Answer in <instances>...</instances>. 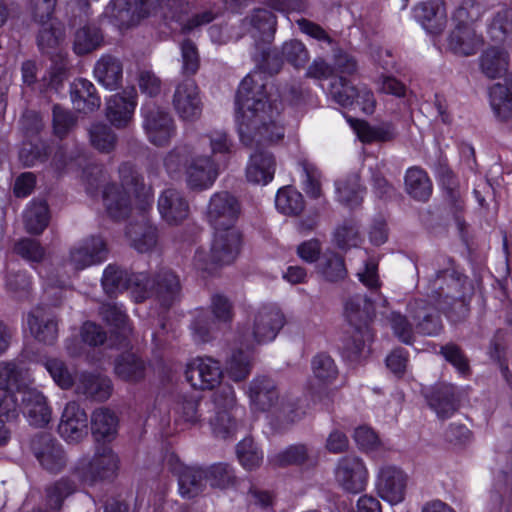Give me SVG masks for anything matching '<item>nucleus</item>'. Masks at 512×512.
<instances>
[{"label": "nucleus", "instance_id": "f257e3e1", "mask_svg": "<svg viewBox=\"0 0 512 512\" xmlns=\"http://www.w3.org/2000/svg\"><path fill=\"white\" fill-rule=\"evenodd\" d=\"M266 76L249 73L240 83L236 97V123L245 146L275 143L283 139L285 129L279 121L280 105L268 98Z\"/></svg>", "mask_w": 512, "mask_h": 512}, {"label": "nucleus", "instance_id": "f03ea898", "mask_svg": "<svg viewBox=\"0 0 512 512\" xmlns=\"http://www.w3.org/2000/svg\"><path fill=\"white\" fill-rule=\"evenodd\" d=\"M111 17L121 26H130L150 14H159L163 19L179 23L183 32H191L211 23L218 16L213 9L195 13L185 20L189 11L186 0H112Z\"/></svg>", "mask_w": 512, "mask_h": 512}, {"label": "nucleus", "instance_id": "7ed1b4c3", "mask_svg": "<svg viewBox=\"0 0 512 512\" xmlns=\"http://www.w3.org/2000/svg\"><path fill=\"white\" fill-rule=\"evenodd\" d=\"M121 186L108 184L103 190V203L108 215L115 219H125L131 212L130 193L139 201V208L145 212L152 206L153 192L143 182V177L131 163H123L119 167Z\"/></svg>", "mask_w": 512, "mask_h": 512}, {"label": "nucleus", "instance_id": "20e7f679", "mask_svg": "<svg viewBox=\"0 0 512 512\" xmlns=\"http://www.w3.org/2000/svg\"><path fill=\"white\" fill-rule=\"evenodd\" d=\"M365 295L350 297L345 303V316L351 325L350 335L344 340L343 354L352 361L357 360L365 347L373 340L369 322L375 315L374 302Z\"/></svg>", "mask_w": 512, "mask_h": 512}, {"label": "nucleus", "instance_id": "39448f33", "mask_svg": "<svg viewBox=\"0 0 512 512\" xmlns=\"http://www.w3.org/2000/svg\"><path fill=\"white\" fill-rule=\"evenodd\" d=\"M241 247V233L237 228L215 229L210 250H197L194 265L208 274L215 273L237 258Z\"/></svg>", "mask_w": 512, "mask_h": 512}, {"label": "nucleus", "instance_id": "423d86ee", "mask_svg": "<svg viewBox=\"0 0 512 512\" xmlns=\"http://www.w3.org/2000/svg\"><path fill=\"white\" fill-rule=\"evenodd\" d=\"M204 405L212 414L203 417V420H208L214 436L221 439L232 437L239 425L236 420L238 407L234 388L231 385L221 386L212 395L211 401Z\"/></svg>", "mask_w": 512, "mask_h": 512}, {"label": "nucleus", "instance_id": "0eeeda50", "mask_svg": "<svg viewBox=\"0 0 512 512\" xmlns=\"http://www.w3.org/2000/svg\"><path fill=\"white\" fill-rule=\"evenodd\" d=\"M119 459L114 451L106 445L96 448L92 457H81L76 466L75 472L79 478L90 484L112 478L118 470Z\"/></svg>", "mask_w": 512, "mask_h": 512}, {"label": "nucleus", "instance_id": "6e6552de", "mask_svg": "<svg viewBox=\"0 0 512 512\" xmlns=\"http://www.w3.org/2000/svg\"><path fill=\"white\" fill-rule=\"evenodd\" d=\"M145 281V272L130 273L114 264H109L105 268L101 279L102 287L107 295L113 296L129 290L136 302L145 300L147 295Z\"/></svg>", "mask_w": 512, "mask_h": 512}, {"label": "nucleus", "instance_id": "1a4fd4ad", "mask_svg": "<svg viewBox=\"0 0 512 512\" xmlns=\"http://www.w3.org/2000/svg\"><path fill=\"white\" fill-rule=\"evenodd\" d=\"M143 129L148 140L155 146H165L175 136L176 126L171 115L153 101L141 108Z\"/></svg>", "mask_w": 512, "mask_h": 512}, {"label": "nucleus", "instance_id": "9d476101", "mask_svg": "<svg viewBox=\"0 0 512 512\" xmlns=\"http://www.w3.org/2000/svg\"><path fill=\"white\" fill-rule=\"evenodd\" d=\"M296 23L301 32L332 47V66L336 76L352 75L357 71L356 59L339 47L320 25L305 18L297 20Z\"/></svg>", "mask_w": 512, "mask_h": 512}, {"label": "nucleus", "instance_id": "9b49d317", "mask_svg": "<svg viewBox=\"0 0 512 512\" xmlns=\"http://www.w3.org/2000/svg\"><path fill=\"white\" fill-rule=\"evenodd\" d=\"M211 309L214 318L211 319L204 310L198 311L192 324V334L197 342H208L211 339V332L215 328L216 322L227 323L233 318L232 304L223 295L216 294L211 299Z\"/></svg>", "mask_w": 512, "mask_h": 512}, {"label": "nucleus", "instance_id": "f8f14e48", "mask_svg": "<svg viewBox=\"0 0 512 512\" xmlns=\"http://www.w3.org/2000/svg\"><path fill=\"white\" fill-rule=\"evenodd\" d=\"M285 319L281 311L271 305L260 307L254 314L252 331L244 332L241 339L248 338L250 344H261L275 339L284 326Z\"/></svg>", "mask_w": 512, "mask_h": 512}, {"label": "nucleus", "instance_id": "ddd939ff", "mask_svg": "<svg viewBox=\"0 0 512 512\" xmlns=\"http://www.w3.org/2000/svg\"><path fill=\"white\" fill-rule=\"evenodd\" d=\"M144 286L145 299L154 298L164 309H169L180 298V279L170 269H161L152 278L146 273Z\"/></svg>", "mask_w": 512, "mask_h": 512}, {"label": "nucleus", "instance_id": "4468645a", "mask_svg": "<svg viewBox=\"0 0 512 512\" xmlns=\"http://www.w3.org/2000/svg\"><path fill=\"white\" fill-rule=\"evenodd\" d=\"M241 206L238 199L227 191L214 193L207 206L206 217L214 229L236 228Z\"/></svg>", "mask_w": 512, "mask_h": 512}, {"label": "nucleus", "instance_id": "2eb2a0df", "mask_svg": "<svg viewBox=\"0 0 512 512\" xmlns=\"http://www.w3.org/2000/svg\"><path fill=\"white\" fill-rule=\"evenodd\" d=\"M168 470L178 479L179 492L184 498L198 496L206 486L205 470L202 467L186 466L176 454L166 457Z\"/></svg>", "mask_w": 512, "mask_h": 512}, {"label": "nucleus", "instance_id": "dca6fc26", "mask_svg": "<svg viewBox=\"0 0 512 512\" xmlns=\"http://www.w3.org/2000/svg\"><path fill=\"white\" fill-rule=\"evenodd\" d=\"M334 475L337 484L346 492L356 494L366 488L368 471L362 459L355 455L341 457L337 461Z\"/></svg>", "mask_w": 512, "mask_h": 512}, {"label": "nucleus", "instance_id": "f3484780", "mask_svg": "<svg viewBox=\"0 0 512 512\" xmlns=\"http://www.w3.org/2000/svg\"><path fill=\"white\" fill-rule=\"evenodd\" d=\"M185 376L194 389L212 390L220 384L223 371L217 360L211 357H196L187 364Z\"/></svg>", "mask_w": 512, "mask_h": 512}, {"label": "nucleus", "instance_id": "a211bd4d", "mask_svg": "<svg viewBox=\"0 0 512 512\" xmlns=\"http://www.w3.org/2000/svg\"><path fill=\"white\" fill-rule=\"evenodd\" d=\"M185 174L190 189L205 190L215 182L218 169L210 156L202 154L200 147H194Z\"/></svg>", "mask_w": 512, "mask_h": 512}, {"label": "nucleus", "instance_id": "6ab92c4d", "mask_svg": "<svg viewBox=\"0 0 512 512\" xmlns=\"http://www.w3.org/2000/svg\"><path fill=\"white\" fill-rule=\"evenodd\" d=\"M31 449L40 465L48 472L58 473L66 466L63 447L48 433L36 435L32 439Z\"/></svg>", "mask_w": 512, "mask_h": 512}, {"label": "nucleus", "instance_id": "aec40b11", "mask_svg": "<svg viewBox=\"0 0 512 512\" xmlns=\"http://www.w3.org/2000/svg\"><path fill=\"white\" fill-rule=\"evenodd\" d=\"M172 105L177 115L184 121H196L202 114V101L199 89L193 79L179 83L172 97Z\"/></svg>", "mask_w": 512, "mask_h": 512}, {"label": "nucleus", "instance_id": "412c9836", "mask_svg": "<svg viewBox=\"0 0 512 512\" xmlns=\"http://www.w3.org/2000/svg\"><path fill=\"white\" fill-rule=\"evenodd\" d=\"M108 250L100 236H90L75 244L69 252L68 264L74 270H83L106 260Z\"/></svg>", "mask_w": 512, "mask_h": 512}, {"label": "nucleus", "instance_id": "4be33fe9", "mask_svg": "<svg viewBox=\"0 0 512 512\" xmlns=\"http://www.w3.org/2000/svg\"><path fill=\"white\" fill-rule=\"evenodd\" d=\"M407 476L396 467H383L378 474L376 490L378 495L391 505L401 503L405 498Z\"/></svg>", "mask_w": 512, "mask_h": 512}, {"label": "nucleus", "instance_id": "5701e85b", "mask_svg": "<svg viewBox=\"0 0 512 512\" xmlns=\"http://www.w3.org/2000/svg\"><path fill=\"white\" fill-rule=\"evenodd\" d=\"M60 435L68 442H79L88 434V417L76 402L66 404L58 425Z\"/></svg>", "mask_w": 512, "mask_h": 512}, {"label": "nucleus", "instance_id": "b1692460", "mask_svg": "<svg viewBox=\"0 0 512 512\" xmlns=\"http://www.w3.org/2000/svg\"><path fill=\"white\" fill-rule=\"evenodd\" d=\"M408 307L418 334L436 336L442 331L443 325L438 308L431 306L424 299H416L410 302Z\"/></svg>", "mask_w": 512, "mask_h": 512}, {"label": "nucleus", "instance_id": "393cba45", "mask_svg": "<svg viewBox=\"0 0 512 512\" xmlns=\"http://www.w3.org/2000/svg\"><path fill=\"white\" fill-rule=\"evenodd\" d=\"M158 211L167 224L179 225L188 218L190 208L181 191L167 188L158 198Z\"/></svg>", "mask_w": 512, "mask_h": 512}, {"label": "nucleus", "instance_id": "a878e982", "mask_svg": "<svg viewBox=\"0 0 512 512\" xmlns=\"http://www.w3.org/2000/svg\"><path fill=\"white\" fill-rule=\"evenodd\" d=\"M243 34H249L256 43H268L274 38L276 17L267 9L256 8L242 20Z\"/></svg>", "mask_w": 512, "mask_h": 512}, {"label": "nucleus", "instance_id": "bb28decb", "mask_svg": "<svg viewBox=\"0 0 512 512\" xmlns=\"http://www.w3.org/2000/svg\"><path fill=\"white\" fill-rule=\"evenodd\" d=\"M31 335L45 344H53L58 337V324L55 315L47 308L38 306L27 316Z\"/></svg>", "mask_w": 512, "mask_h": 512}, {"label": "nucleus", "instance_id": "cd10ccee", "mask_svg": "<svg viewBox=\"0 0 512 512\" xmlns=\"http://www.w3.org/2000/svg\"><path fill=\"white\" fill-rule=\"evenodd\" d=\"M136 104L134 88L112 95L106 103L107 119L116 128L126 127L132 120Z\"/></svg>", "mask_w": 512, "mask_h": 512}, {"label": "nucleus", "instance_id": "c85d7f7f", "mask_svg": "<svg viewBox=\"0 0 512 512\" xmlns=\"http://www.w3.org/2000/svg\"><path fill=\"white\" fill-rule=\"evenodd\" d=\"M453 282L460 284V290L470 291L467 286V277L456 271L452 266L435 272L434 276L429 279L428 289L429 296L435 303L440 301L447 302L453 296Z\"/></svg>", "mask_w": 512, "mask_h": 512}, {"label": "nucleus", "instance_id": "c756f323", "mask_svg": "<svg viewBox=\"0 0 512 512\" xmlns=\"http://www.w3.org/2000/svg\"><path fill=\"white\" fill-rule=\"evenodd\" d=\"M271 143L250 146L255 148V152L251 154L249 164L246 168V177L249 182L256 184H267L270 182L275 173V160L271 153L263 150L264 147Z\"/></svg>", "mask_w": 512, "mask_h": 512}, {"label": "nucleus", "instance_id": "7c9ffc66", "mask_svg": "<svg viewBox=\"0 0 512 512\" xmlns=\"http://www.w3.org/2000/svg\"><path fill=\"white\" fill-rule=\"evenodd\" d=\"M254 410L268 411L278 401L279 393L274 381L266 376L255 377L246 391Z\"/></svg>", "mask_w": 512, "mask_h": 512}, {"label": "nucleus", "instance_id": "2f4dec72", "mask_svg": "<svg viewBox=\"0 0 512 512\" xmlns=\"http://www.w3.org/2000/svg\"><path fill=\"white\" fill-rule=\"evenodd\" d=\"M426 398L430 408L442 419L451 417L459 406L457 388L452 384H436Z\"/></svg>", "mask_w": 512, "mask_h": 512}, {"label": "nucleus", "instance_id": "473e14b6", "mask_svg": "<svg viewBox=\"0 0 512 512\" xmlns=\"http://www.w3.org/2000/svg\"><path fill=\"white\" fill-rule=\"evenodd\" d=\"M483 42V36L474 26L455 24L448 37L449 49L460 56L474 55L482 47Z\"/></svg>", "mask_w": 512, "mask_h": 512}, {"label": "nucleus", "instance_id": "72a5a7b5", "mask_svg": "<svg viewBox=\"0 0 512 512\" xmlns=\"http://www.w3.org/2000/svg\"><path fill=\"white\" fill-rule=\"evenodd\" d=\"M414 18L431 33H436L445 25L446 8L443 0H425L413 9Z\"/></svg>", "mask_w": 512, "mask_h": 512}, {"label": "nucleus", "instance_id": "f704fd0d", "mask_svg": "<svg viewBox=\"0 0 512 512\" xmlns=\"http://www.w3.org/2000/svg\"><path fill=\"white\" fill-rule=\"evenodd\" d=\"M22 409L31 425L43 427L51 419V410L44 395L36 389L27 388L22 393Z\"/></svg>", "mask_w": 512, "mask_h": 512}, {"label": "nucleus", "instance_id": "c9c22d12", "mask_svg": "<svg viewBox=\"0 0 512 512\" xmlns=\"http://www.w3.org/2000/svg\"><path fill=\"white\" fill-rule=\"evenodd\" d=\"M130 245L140 253L152 251L158 242V230L150 220L142 217L140 221L130 223L126 229Z\"/></svg>", "mask_w": 512, "mask_h": 512}, {"label": "nucleus", "instance_id": "e433bc0d", "mask_svg": "<svg viewBox=\"0 0 512 512\" xmlns=\"http://www.w3.org/2000/svg\"><path fill=\"white\" fill-rule=\"evenodd\" d=\"M489 100L495 117L501 122L512 119V74L504 83H496L489 89Z\"/></svg>", "mask_w": 512, "mask_h": 512}, {"label": "nucleus", "instance_id": "4c0bfd02", "mask_svg": "<svg viewBox=\"0 0 512 512\" xmlns=\"http://www.w3.org/2000/svg\"><path fill=\"white\" fill-rule=\"evenodd\" d=\"M75 392L86 399L105 401L112 392L111 380L100 375L82 373L76 382Z\"/></svg>", "mask_w": 512, "mask_h": 512}, {"label": "nucleus", "instance_id": "58836bf2", "mask_svg": "<svg viewBox=\"0 0 512 512\" xmlns=\"http://www.w3.org/2000/svg\"><path fill=\"white\" fill-rule=\"evenodd\" d=\"M96 80L110 90L117 89L122 81L123 66L121 61L110 54L102 55L94 66Z\"/></svg>", "mask_w": 512, "mask_h": 512}, {"label": "nucleus", "instance_id": "ea45409f", "mask_svg": "<svg viewBox=\"0 0 512 512\" xmlns=\"http://www.w3.org/2000/svg\"><path fill=\"white\" fill-rule=\"evenodd\" d=\"M71 100L78 111L89 113L97 110L101 105L96 88L87 79H76L70 90Z\"/></svg>", "mask_w": 512, "mask_h": 512}, {"label": "nucleus", "instance_id": "a19ab883", "mask_svg": "<svg viewBox=\"0 0 512 512\" xmlns=\"http://www.w3.org/2000/svg\"><path fill=\"white\" fill-rule=\"evenodd\" d=\"M481 72L489 79L507 77L509 57L497 47L486 49L479 58Z\"/></svg>", "mask_w": 512, "mask_h": 512}, {"label": "nucleus", "instance_id": "79ce46f5", "mask_svg": "<svg viewBox=\"0 0 512 512\" xmlns=\"http://www.w3.org/2000/svg\"><path fill=\"white\" fill-rule=\"evenodd\" d=\"M241 348L233 352L227 362V372L229 377L235 381L245 380L251 372L252 368V354L251 349L253 345L250 344L248 338L240 339Z\"/></svg>", "mask_w": 512, "mask_h": 512}, {"label": "nucleus", "instance_id": "37998d69", "mask_svg": "<svg viewBox=\"0 0 512 512\" xmlns=\"http://www.w3.org/2000/svg\"><path fill=\"white\" fill-rule=\"evenodd\" d=\"M453 296L447 302H437L439 310H442L447 318L452 322H460L466 319L469 315V303L467 295L469 291L460 290V284L453 282L450 287Z\"/></svg>", "mask_w": 512, "mask_h": 512}, {"label": "nucleus", "instance_id": "c03bdc74", "mask_svg": "<svg viewBox=\"0 0 512 512\" xmlns=\"http://www.w3.org/2000/svg\"><path fill=\"white\" fill-rule=\"evenodd\" d=\"M316 269L317 273L330 283L343 281L348 274L343 257L332 250L322 254Z\"/></svg>", "mask_w": 512, "mask_h": 512}, {"label": "nucleus", "instance_id": "a18cd8bd", "mask_svg": "<svg viewBox=\"0 0 512 512\" xmlns=\"http://www.w3.org/2000/svg\"><path fill=\"white\" fill-rule=\"evenodd\" d=\"M405 190L417 201H427L432 194L431 180L422 168L411 167L405 174Z\"/></svg>", "mask_w": 512, "mask_h": 512}, {"label": "nucleus", "instance_id": "49530a36", "mask_svg": "<svg viewBox=\"0 0 512 512\" xmlns=\"http://www.w3.org/2000/svg\"><path fill=\"white\" fill-rule=\"evenodd\" d=\"M489 8L488 0H461L452 14V20L458 25L473 26Z\"/></svg>", "mask_w": 512, "mask_h": 512}, {"label": "nucleus", "instance_id": "de8ad7c7", "mask_svg": "<svg viewBox=\"0 0 512 512\" xmlns=\"http://www.w3.org/2000/svg\"><path fill=\"white\" fill-rule=\"evenodd\" d=\"M487 33L495 42L512 39V7L502 5L491 16L487 24Z\"/></svg>", "mask_w": 512, "mask_h": 512}, {"label": "nucleus", "instance_id": "09e8293b", "mask_svg": "<svg viewBox=\"0 0 512 512\" xmlns=\"http://www.w3.org/2000/svg\"><path fill=\"white\" fill-rule=\"evenodd\" d=\"M118 428V418L115 413L108 408H99L95 410L91 417V430L96 441H111Z\"/></svg>", "mask_w": 512, "mask_h": 512}, {"label": "nucleus", "instance_id": "8fccbe9b", "mask_svg": "<svg viewBox=\"0 0 512 512\" xmlns=\"http://www.w3.org/2000/svg\"><path fill=\"white\" fill-rule=\"evenodd\" d=\"M27 372L14 361L0 362V389L23 393L28 387Z\"/></svg>", "mask_w": 512, "mask_h": 512}, {"label": "nucleus", "instance_id": "3c124183", "mask_svg": "<svg viewBox=\"0 0 512 512\" xmlns=\"http://www.w3.org/2000/svg\"><path fill=\"white\" fill-rule=\"evenodd\" d=\"M50 214L44 200L32 201L23 213L25 229L29 234L39 235L48 226Z\"/></svg>", "mask_w": 512, "mask_h": 512}, {"label": "nucleus", "instance_id": "603ef678", "mask_svg": "<svg viewBox=\"0 0 512 512\" xmlns=\"http://www.w3.org/2000/svg\"><path fill=\"white\" fill-rule=\"evenodd\" d=\"M145 363L132 353H124L115 360L116 375L127 382H138L145 377Z\"/></svg>", "mask_w": 512, "mask_h": 512}, {"label": "nucleus", "instance_id": "864d4df0", "mask_svg": "<svg viewBox=\"0 0 512 512\" xmlns=\"http://www.w3.org/2000/svg\"><path fill=\"white\" fill-rule=\"evenodd\" d=\"M359 139L362 142L370 143L374 141L386 142L392 140L396 131L393 125L383 124L381 126H370L367 122L361 120H353L351 122Z\"/></svg>", "mask_w": 512, "mask_h": 512}, {"label": "nucleus", "instance_id": "5fc2aeb1", "mask_svg": "<svg viewBox=\"0 0 512 512\" xmlns=\"http://www.w3.org/2000/svg\"><path fill=\"white\" fill-rule=\"evenodd\" d=\"M275 205L280 213L296 216L303 211L305 201L298 190L292 186H286L278 190Z\"/></svg>", "mask_w": 512, "mask_h": 512}, {"label": "nucleus", "instance_id": "6e6d98bb", "mask_svg": "<svg viewBox=\"0 0 512 512\" xmlns=\"http://www.w3.org/2000/svg\"><path fill=\"white\" fill-rule=\"evenodd\" d=\"M335 186L337 198L341 203L349 207L360 205L363 199V188L359 175L351 174L345 180L336 181Z\"/></svg>", "mask_w": 512, "mask_h": 512}, {"label": "nucleus", "instance_id": "4d7b16f0", "mask_svg": "<svg viewBox=\"0 0 512 512\" xmlns=\"http://www.w3.org/2000/svg\"><path fill=\"white\" fill-rule=\"evenodd\" d=\"M99 314L111 327H114L124 338L131 334L132 328L128 323V317L121 305L114 302L102 303Z\"/></svg>", "mask_w": 512, "mask_h": 512}, {"label": "nucleus", "instance_id": "13d9d810", "mask_svg": "<svg viewBox=\"0 0 512 512\" xmlns=\"http://www.w3.org/2000/svg\"><path fill=\"white\" fill-rule=\"evenodd\" d=\"M103 36L95 25H85L75 33L73 49L78 55L88 54L101 46Z\"/></svg>", "mask_w": 512, "mask_h": 512}, {"label": "nucleus", "instance_id": "bf43d9fd", "mask_svg": "<svg viewBox=\"0 0 512 512\" xmlns=\"http://www.w3.org/2000/svg\"><path fill=\"white\" fill-rule=\"evenodd\" d=\"M356 88L344 76H336L329 83L328 95L335 103L348 107L354 104Z\"/></svg>", "mask_w": 512, "mask_h": 512}, {"label": "nucleus", "instance_id": "052dcab7", "mask_svg": "<svg viewBox=\"0 0 512 512\" xmlns=\"http://www.w3.org/2000/svg\"><path fill=\"white\" fill-rule=\"evenodd\" d=\"M334 241L343 250L357 247L362 241L357 222L353 219L344 220L334 231Z\"/></svg>", "mask_w": 512, "mask_h": 512}, {"label": "nucleus", "instance_id": "680f3d73", "mask_svg": "<svg viewBox=\"0 0 512 512\" xmlns=\"http://www.w3.org/2000/svg\"><path fill=\"white\" fill-rule=\"evenodd\" d=\"M236 453L240 464L246 470L258 468L263 461V452L259 450L251 438H245L239 442Z\"/></svg>", "mask_w": 512, "mask_h": 512}, {"label": "nucleus", "instance_id": "e2e57ef3", "mask_svg": "<svg viewBox=\"0 0 512 512\" xmlns=\"http://www.w3.org/2000/svg\"><path fill=\"white\" fill-rule=\"evenodd\" d=\"M89 135L92 146L100 152L109 153L115 148L117 136L108 125L103 123L92 125Z\"/></svg>", "mask_w": 512, "mask_h": 512}, {"label": "nucleus", "instance_id": "0e129e2a", "mask_svg": "<svg viewBox=\"0 0 512 512\" xmlns=\"http://www.w3.org/2000/svg\"><path fill=\"white\" fill-rule=\"evenodd\" d=\"M299 165L303 177V190L312 199L320 198L322 196L320 171L314 164L306 160L300 162Z\"/></svg>", "mask_w": 512, "mask_h": 512}, {"label": "nucleus", "instance_id": "69168bd1", "mask_svg": "<svg viewBox=\"0 0 512 512\" xmlns=\"http://www.w3.org/2000/svg\"><path fill=\"white\" fill-rule=\"evenodd\" d=\"M76 491V485L67 478H61L46 489L47 504L53 510H60L65 498Z\"/></svg>", "mask_w": 512, "mask_h": 512}, {"label": "nucleus", "instance_id": "338daca9", "mask_svg": "<svg viewBox=\"0 0 512 512\" xmlns=\"http://www.w3.org/2000/svg\"><path fill=\"white\" fill-rule=\"evenodd\" d=\"M206 482L212 487L227 488L233 485L235 475L233 468L225 463L214 464L208 468H204Z\"/></svg>", "mask_w": 512, "mask_h": 512}, {"label": "nucleus", "instance_id": "774afa93", "mask_svg": "<svg viewBox=\"0 0 512 512\" xmlns=\"http://www.w3.org/2000/svg\"><path fill=\"white\" fill-rule=\"evenodd\" d=\"M194 146L180 145L171 150L164 159V166L170 175L179 173L182 168L186 169L193 153Z\"/></svg>", "mask_w": 512, "mask_h": 512}]
</instances>
